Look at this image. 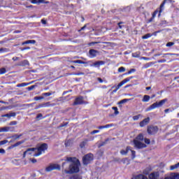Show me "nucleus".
<instances>
[{
	"label": "nucleus",
	"instance_id": "nucleus-46",
	"mask_svg": "<svg viewBox=\"0 0 179 179\" xmlns=\"http://www.w3.org/2000/svg\"><path fill=\"white\" fill-rule=\"evenodd\" d=\"M38 3H48V1L45 2V0H39Z\"/></svg>",
	"mask_w": 179,
	"mask_h": 179
},
{
	"label": "nucleus",
	"instance_id": "nucleus-30",
	"mask_svg": "<svg viewBox=\"0 0 179 179\" xmlns=\"http://www.w3.org/2000/svg\"><path fill=\"white\" fill-rule=\"evenodd\" d=\"M44 96H35L34 98V100H35L36 101H38V100H43Z\"/></svg>",
	"mask_w": 179,
	"mask_h": 179
},
{
	"label": "nucleus",
	"instance_id": "nucleus-35",
	"mask_svg": "<svg viewBox=\"0 0 179 179\" xmlns=\"http://www.w3.org/2000/svg\"><path fill=\"white\" fill-rule=\"evenodd\" d=\"M8 143V140H3L0 141V146H2V145H6Z\"/></svg>",
	"mask_w": 179,
	"mask_h": 179
},
{
	"label": "nucleus",
	"instance_id": "nucleus-27",
	"mask_svg": "<svg viewBox=\"0 0 179 179\" xmlns=\"http://www.w3.org/2000/svg\"><path fill=\"white\" fill-rule=\"evenodd\" d=\"M112 110H114L115 115H118L120 114V112L118 111V108L113 107Z\"/></svg>",
	"mask_w": 179,
	"mask_h": 179
},
{
	"label": "nucleus",
	"instance_id": "nucleus-63",
	"mask_svg": "<svg viewBox=\"0 0 179 179\" xmlns=\"http://www.w3.org/2000/svg\"><path fill=\"white\" fill-rule=\"evenodd\" d=\"M169 111H170V109H165L164 110V113H169Z\"/></svg>",
	"mask_w": 179,
	"mask_h": 179
},
{
	"label": "nucleus",
	"instance_id": "nucleus-51",
	"mask_svg": "<svg viewBox=\"0 0 179 179\" xmlns=\"http://www.w3.org/2000/svg\"><path fill=\"white\" fill-rule=\"evenodd\" d=\"M1 117H7V118H10V114H6V115H3Z\"/></svg>",
	"mask_w": 179,
	"mask_h": 179
},
{
	"label": "nucleus",
	"instance_id": "nucleus-4",
	"mask_svg": "<svg viewBox=\"0 0 179 179\" xmlns=\"http://www.w3.org/2000/svg\"><path fill=\"white\" fill-rule=\"evenodd\" d=\"M48 149V145L46 143L41 144L38 148H35L36 154L35 156H41L43 153H45V150Z\"/></svg>",
	"mask_w": 179,
	"mask_h": 179
},
{
	"label": "nucleus",
	"instance_id": "nucleus-55",
	"mask_svg": "<svg viewBox=\"0 0 179 179\" xmlns=\"http://www.w3.org/2000/svg\"><path fill=\"white\" fill-rule=\"evenodd\" d=\"M132 72H135V69H131L129 71V75L131 74Z\"/></svg>",
	"mask_w": 179,
	"mask_h": 179
},
{
	"label": "nucleus",
	"instance_id": "nucleus-64",
	"mask_svg": "<svg viewBox=\"0 0 179 179\" xmlns=\"http://www.w3.org/2000/svg\"><path fill=\"white\" fill-rule=\"evenodd\" d=\"M125 162H128V159H123V162L125 163Z\"/></svg>",
	"mask_w": 179,
	"mask_h": 179
},
{
	"label": "nucleus",
	"instance_id": "nucleus-6",
	"mask_svg": "<svg viewBox=\"0 0 179 179\" xmlns=\"http://www.w3.org/2000/svg\"><path fill=\"white\" fill-rule=\"evenodd\" d=\"M52 170H61V166L58 164H52L45 168V171L50 172Z\"/></svg>",
	"mask_w": 179,
	"mask_h": 179
},
{
	"label": "nucleus",
	"instance_id": "nucleus-45",
	"mask_svg": "<svg viewBox=\"0 0 179 179\" xmlns=\"http://www.w3.org/2000/svg\"><path fill=\"white\" fill-rule=\"evenodd\" d=\"M17 122L16 121H13L9 123V125H17Z\"/></svg>",
	"mask_w": 179,
	"mask_h": 179
},
{
	"label": "nucleus",
	"instance_id": "nucleus-28",
	"mask_svg": "<svg viewBox=\"0 0 179 179\" xmlns=\"http://www.w3.org/2000/svg\"><path fill=\"white\" fill-rule=\"evenodd\" d=\"M87 143V140H85L84 141H83L80 144V148H85V146H86V144Z\"/></svg>",
	"mask_w": 179,
	"mask_h": 179
},
{
	"label": "nucleus",
	"instance_id": "nucleus-2",
	"mask_svg": "<svg viewBox=\"0 0 179 179\" xmlns=\"http://www.w3.org/2000/svg\"><path fill=\"white\" fill-rule=\"evenodd\" d=\"M143 140V135L139 134L136 139L134 140V148H136L137 149H143V148H146V144L142 143Z\"/></svg>",
	"mask_w": 179,
	"mask_h": 179
},
{
	"label": "nucleus",
	"instance_id": "nucleus-38",
	"mask_svg": "<svg viewBox=\"0 0 179 179\" xmlns=\"http://www.w3.org/2000/svg\"><path fill=\"white\" fill-rule=\"evenodd\" d=\"M50 106H51V104H50V103L48 102L46 103H43V105H41V107H50Z\"/></svg>",
	"mask_w": 179,
	"mask_h": 179
},
{
	"label": "nucleus",
	"instance_id": "nucleus-11",
	"mask_svg": "<svg viewBox=\"0 0 179 179\" xmlns=\"http://www.w3.org/2000/svg\"><path fill=\"white\" fill-rule=\"evenodd\" d=\"M149 179H159V177H160V173L159 171H155L149 174L148 176Z\"/></svg>",
	"mask_w": 179,
	"mask_h": 179
},
{
	"label": "nucleus",
	"instance_id": "nucleus-58",
	"mask_svg": "<svg viewBox=\"0 0 179 179\" xmlns=\"http://www.w3.org/2000/svg\"><path fill=\"white\" fill-rule=\"evenodd\" d=\"M158 62L160 63H163V62H166V59H162V60H159Z\"/></svg>",
	"mask_w": 179,
	"mask_h": 179
},
{
	"label": "nucleus",
	"instance_id": "nucleus-61",
	"mask_svg": "<svg viewBox=\"0 0 179 179\" xmlns=\"http://www.w3.org/2000/svg\"><path fill=\"white\" fill-rule=\"evenodd\" d=\"M98 80L100 82V83H103V80L101 78H99Z\"/></svg>",
	"mask_w": 179,
	"mask_h": 179
},
{
	"label": "nucleus",
	"instance_id": "nucleus-54",
	"mask_svg": "<svg viewBox=\"0 0 179 179\" xmlns=\"http://www.w3.org/2000/svg\"><path fill=\"white\" fill-rule=\"evenodd\" d=\"M41 23L43 24H47V21H45V20H41Z\"/></svg>",
	"mask_w": 179,
	"mask_h": 179
},
{
	"label": "nucleus",
	"instance_id": "nucleus-26",
	"mask_svg": "<svg viewBox=\"0 0 179 179\" xmlns=\"http://www.w3.org/2000/svg\"><path fill=\"white\" fill-rule=\"evenodd\" d=\"M150 37H152V34H145V36H142V38H143V40H146V39H148V38H150Z\"/></svg>",
	"mask_w": 179,
	"mask_h": 179
},
{
	"label": "nucleus",
	"instance_id": "nucleus-24",
	"mask_svg": "<svg viewBox=\"0 0 179 179\" xmlns=\"http://www.w3.org/2000/svg\"><path fill=\"white\" fill-rule=\"evenodd\" d=\"M70 179H82V176L79 175H74L70 178Z\"/></svg>",
	"mask_w": 179,
	"mask_h": 179
},
{
	"label": "nucleus",
	"instance_id": "nucleus-7",
	"mask_svg": "<svg viewBox=\"0 0 179 179\" xmlns=\"http://www.w3.org/2000/svg\"><path fill=\"white\" fill-rule=\"evenodd\" d=\"M131 152V156H132V159H134L135 157H136V152L135 151H134V150H132L131 149V148H129V147H127L125 150H122L121 151H120V155H127V153H128V152Z\"/></svg>",
	"mask_w": 179,
	"mask_h": 179
},
{
	"label": "nucleus",
	"instance_id": "nucleus-20",
	"mask_svg": "<svg viewBox=\"0 0 179 179\" xmlns=\"http://www.w3.org/2000/svg\"><path fill=\"white\" fill-rule=\"evenodd\" d=\"M73 64H89V62H83L82 60H74L72 62Z\"/></svg>",
	"mask_w": 179,
	"mask_h": 179
},
{
	"label": "nucleus",
	"instance_id": "nucleus-25",
	"mask_svg": "<svg viewBox=\"0 0 179 179\" xmlns=\"http://www.w3.org/2000/svg\"><path fill=\"white\" fill-rule=\"evenodd\" d=\"M20 65L22 66H26V65H29V61L27 60H24L21 62Z\"/></svg>",
	"mask_w": 179,
	"mask_h": 179
},
{
	"label": "nucleus",
	"instance_id": "nucleus-43",
	"mask_svg": "<svg viewBox=\"0 0 179 179\" xmlns=\"http://www.w3.org/2000/svg\"><path fill=\"white\" fill-rule=\"evenodd\" d=\"M99 132H100L99 130H94L91 132V135H94V134H99Z\"/></svg>",
	"mask_w": 179,
	"mask_h": 179
},
{
	"label": "nucleus",
	"instance_id": "nucleus-10",
	"mask_svg": "<svg viewBox=\"0 0 179 179\" xmlns=\"http://www.w3.org/2000/svg\"><path fill=\"white\" fill-rule=\"evenodd\" d=\"M131 79H133V77L125 78L122 82H120L117 86V90H120V87H122V86H124V85L128 83V82H129Z\"/></svg>",
	"mask_w": 179,
	"mask_h": 179
},
{
	"label": "nucleus",
	"instance_id": "nucleus-14",
	"mask_svg": "<svg viewBox=\"0 0 179 179\" xmlns=\"http://www.w3.org/2000/svg\"><path fill=\"white\" fill-rule=\"evenodd\" d=\"M149 121H150V118H149V117L144 119L143 121H141L140 122V127L141 128H143V127H145V126L148 125V124H149Z\"/></svg>",
	"mask_w": 179,
	"mask_h": 179
},
{
	"label": "nucleus",
	"instance_id": "nucleus-18",
	"mask_svg": "<svg viewBox=\"0 0 179 179\" xmlns=\"http://www.w3.org/2000/svg\"><path fill=\"white\" fill-rule=\"evenodd\" d=\"M24 44H36V41L29 40L22 43V45H24Z\"/></svg>",
	"mask_w": 179,
	"mask_h": 179
},
{
	"label": "nucleus",
	"instance_id": "nucleus-21",
	"mask_svg": "<svg viewBox=\"0 0 179 179\" xmlns=\"http://www.w3.org/2000/svg\"><path fill=\"white\" fill-rule=\"evenodd\" d=\"M178 167H179V163L171 166H170V170L171 171H173V170H176V169H178Z\"/></svg>",
	"mask_w": 179,
	"mask_h": 179
},
{
	"label": "nucleus",
	"instance_id": "nucleus-16",
	"mask_svg": "<svg viewBox=\"0 0 179 179\" xmlns=\"http://www.w3.org/2000/svg\"><path fill=\"white\" fill-rule=\"evenodd\" d=\"M12 129V127H5L0 128V132H9Z\"/></svg>",
	"mask_w": 179,
	"mask_h": 179
},
{
	"label": "nucleus",
	"instance_id": "nucleus-9",
	"mask_svg": "<svg viewBox=\"0 0 179 179\" xmlns=\"http://www.w3.org/2000/svg\"><path fill=\"white\" fill-rule=\"evenodd\" d=\"M159 131V128L157 127H150L148 128V132L150 135H155V134H157V131Z\"/></svg>",
	"mask_w": 179,
	"mask_h": 179
},
{
	"label": "nucleus",
	"instance_id": "nucleus-13",
	"mask_svg": "<svg viewBox=\"0 0 179 179\" xmlns=\"http://www.w3.org/2000/svg\"><path fill=\"white\" fill-rule=\"evenodd\" d=\"M79 104H83V97L82 96L76 98L73 103V106H78Z\"/></svg>",
	"mask_w": 179,
	"mask_h": 179
},
{
	"label": "nucleus",
	"instance_id": "nucleus-17",
	"mask_svg": "<svg viewBox=\"0 0 179 179\" xmlns=\"http://www.w3.org/2000/svg\"><path fill=\"white\" fill-rule=\"evenodd\" d=\"M149 100H150V96L149 95H144L142 99V101L143 103H148V101H149Z\"/></svg>",
	"mask_w": 179,
	"mask_h": 179
},
{
	"label": "nucleus",
	"instance_id": "nucleus-60",
	"mask_svg": "<svg viewBox=\"0 0 179 179\" xmlns=\"http://www.w3.org/2000/svg\"><path fill=\"white\" fill-rule=\"evenodd\" d=\"M15 148V144L10 145V147H8V149L10 150V149H13Z\"/></svg>",
	"mask_w": 179,
	"mask_h": 179
},
{
	"label": "nucleus",
	"instance_id": "nucleus-50",
	"mask_svg": "<svg viewBox=\"0 0 179 179\" xmlns=\"http://www.w3.org/2000/svg\"><path fill=\"white\" fill-rule=\"evenodd\" d=\"M97 43H98V42H92V43H90L88 44V45H90V46H92V45H94V44H97Z\"/></svg>",
	"mask_w": 179,
	"mask_h": 179
},
{
	"label": "nucleus",
	"instance_id": "nucleus-40",
	"mask_svg": "<svg viewBox=\"0 0 179 179\" xmlns=\"http://www.w3.org/2000/svg\"><path fill=\"white\" fill-rule=\"evenodd\" d=\"M144 142H145V143H146V145L150 144V140L148 138H144Z\"/></svg>",
	"mask_w": 179,
	"mask_h": 179
},
{
	"label": "nucleus",
	"instance_id": "nucleus-59",
	"mask_svg": "<svg viewBox=\"0 0 179 179\" xmlns=\"http://www.w3.org/2000/svg\"><path fill=\"white\" fill-rule=\"evenodd\" d=\"M15 148V144L10 145V147H8V149L10 150V149H13Z\"/></svg>",
	"mask_w": 179,
	"mask_h": 179
},
{
	"label": "nucleus",
	"instance_id": "nucleus-42",
	"mask_svg": "<svg viewBox=\"0 0 179 179\" xmlns=\"http://www.w3.org/2000/svg\"><path fill=\"white\" fill-rule=\"evenodd\" d=\"M5 153H6L5 150H3V148H1L0 149V155H5Z\"/></svg>",
	"mask_w": 179,
	"mask_h": 179
},
{
	"label": "nucleus",
	"instance_id": "nucleus-34",
	"mask_svg": "<svg viewBox=\"0 0 179 179\" xmlns=\"http://www.w3.org/2000/svg\"><path fill=\"white\" fill-rule=\"evenodd\" d=\"M51 94H52L51 92H45L42 94V96H45V97H50V96H51Z\"/></svg>",
	"mask_w": 179,
	"mask_h": 179
},
{
	"label": "nucleus",
	"instance_id": "nucleus-47",
	"mask_svg": "<svg viewBox=\"0 0 179 179\" xmlns=\"http://www.w3.org/2000/svg\"><path fill=\"white\" fill-rule=\"evenodd\" d=\"M40 0H31V3H38Z\"/></svg>",
	"mask_w": 179,
	"mask_h": 179
},
{
	"label": "nucleus",
	"instance_id": "nucleus-15",
	"mask_svg": "<svg viewBox=\"0 0 179 179\" xmlns=\"http://www.w3.org/2000/svg\"><path fill=\"white\" fill-rule=\"evenodd\" d=\"M101 65H104V62L103 61H98L95 62L91 66H101Z\"/></svg>",
	"mask_w": 179,
	"mask_h": 179
},
{
	"label": "nucleus",
	"instance_id": "nucleus-12",
	"mask_svg": "<svg viewBox=\"0 0 179 179\" xmlns=\"http://www.w3.org/2000/svg\"><path fill=\"white\" fill-rule=\"evenodd\" d=\"M89 54H90V58H95V57H96L97 55L99 54V51L94 49H91L89 51Z\"/></svg>",
	"mask_w": 179,
	"mask_h": 179
},
{
	"label": "nucleus",
	"instance_id": "nucleus-29",
	"mask_svg": "<svg viewBox=\"0 0 179 179\" xmlns=\"http://www.w3.org/2000/svg\"><path fill=\"white\" fill-rule=\"evenodd\" d=\"M4 73H6V69L5 68L0 69V75H4Z\"/></svg>",
	"mask_w": 179,
	"mask_h": 179
},
{
	"label": "nucleus",
	"instance_id": "nucleus-56",
	"mask_svg": "<svg viewBox=\"0 0 179 179\" xmlns=\"http://www.w3.org/2000/svg\"><path fill=\"white\" fill-rule=\"evenodd\" d=\"M10 117H15L16 116V113H12L10 114Z\"/></svg>",
	"mask_w": 179,
	"mask_h": 179
},
{
	"label": "nucleus",
	"instance_id": "nucleus-33",
	"mask_svg": "<svg viewBox=\"0 0 179 179\" xmlns=\"http://www.w3.org/2000/svg\"><path fill=\"white\" fill-rule=\"evenodd\" d=\"M117 71L120 73H122V72H125V69H124V67L122 66V67L119 68Z\"/></svg>",
	"mask_w": 179,
	"mask_h": 179
},
{
	"label": "nucleus",
	"instance_id": "nucleus-8",
	"mask_svg": "<svg viewBox=\"0 0 179 179\" xmlns=\"http://www.w3.org/2000/svg\"><path fill=\"white\" fill-rule=\"evenodd\" d=\"M93 160V155L92 154H88L83 157V164L87 165L89 163H90Z\"/></svg>",
	"mask_w": 179,
	"mask_h": 179
},
{
	"label": "nucleus",
	"instance_id": "nucleus-37",
	"mask_svg": "<svg viewBox=\"0 0 179 179\" xmlns=\"http://www.w3.org/2000/svg\"><path fill=\"white\" fill-rule=\"evenodd\" d=\"M174 45V42H169L166 43V47H173Z\"/></svg>",
	"mask_w": 179,
	"mask_h": 179
},
{
	"label": "nucleus",
	"instance_id": "nucleus-31",
	"mask_svg": "<svg viewBox=\"0 0 179 179\" xmlns=\"http://www.w3.org/2000/svg\"><path fill=\"white\" fill-rule=\"evenodd\" d=\"M132 57H134V58H139V57H141V54L138 52H135L132 54Z\"/></svg>",
	"mask_w": 179,
	"mask_h": 179
},
{
	"label": "nucleus",
	"instance_id": "nucleus-23",
	"mask_svg": "<svg viewBox=\"0 0 179 179\" xmlns=\"http://www.w3.org/2000/svg\"><path fill=\"white\" fill-rule=\"evenodd\" d=\"M164 3H166V1H164L161 6H160V8H159V16H160V13H162V12H163V8H164Z\"/></svg>",
	"mask_w": 179,
	"mask_h": 179
},
{
	"label": "nucleus",
	"instance_id": "nucleus-5",
	"mask_svg": "<svg viewBox=\"0 0 179 179\" xmlns=\"http://www.w3.org/2000/svg\"><path fill=\"white\" fill-rule=\"evenodd\" d=\"M36 155H37L36 148H29L24 152L23 157H26V156H34V157H38V156H36Z\"/></svg>",
	"mask_w": 179,
	"mask_h": 179
},
{
	"label": "nucleus",
	"instance_id": "nucleus-41",
	"mask_svg": "<svg viewBox=\"0 0 179 179\" xmlns=\"http://www.w3.org/2000/svg\"><path fill=\"white\" fill-rule=\"evenodd\" d=\"M167 55H177L178 56V55H176V54H171V53H166L163 55V58H164V57L167 56Z\"/></svg>",
	"mask_w": 179,
	"mask_h": 179
},
{
	"label": "nucleus",
	"instance_id": "nucleus-1",
	"mask_svg": "<svg viewBox=\"0 0 179 179\" xmlns=\"http://www.w3.org/2000/svg\"><path fill=\"white\" fill-rule=\"evenodd\" d=\"M65 162L70 163L69 170L65 169L63 173L65 174H73V173H79V167L80 162L76 157H67Z\"/></svg>",
	"mask_w": 179,
	"mask_h": 179
},
{
	"label": "nucleus",
	"instance_id": "nucleus-3",
	"mask_svg": "<svg viewBox=\"0 0 179 179\" xmlns=\"http://www.w3.org/2000/svg\"><path fill=\"white\" fill-rule=\"evenodd\" d=\"M167 101V99H162L159 102H155L150 106L148 108L145 109V111H152V110H155V108H159L162 107L164 104H166Z\"/></svg>",
	"mask_w": 179,
	"mask_h": 179
},
{
	"label": "nucleus",
	"instance_id": "nucleus-36",
	"mask_svg": "<svg viewBox=\"0 0 179 179\" xmlns=\"http://www.w3.org/2000/svg\"><path fill=\"white\" fill-rule=\"evenodd\" d=\"M127 101H129V99H122V101H120V103L124 104V103H127Z\"/></svg>",
	"mask_w": 179,
	"mask_h": 179
},
{
	"label": "nucleus",
	"instance_id": "nucleus-39",
	"mask_svg": "<svg viewBox=\"0 0 179 179\" xmlns=\"http://www.w3.org/2000/svg\"><path fill=\"white\" fill-rule=\"evenodd\" d=\"M23 143V141H18L17 143L14 144L15 148H17V146H20V145H22Z\"/></svg>",
	"mask_w": 179,
	"mask_h": 179
},
{
	"label": "nucleus",
	"instance_id": "nucleus-57",
	"mask_svg": "<svg viewBox=\"0 0 179 179\" xmlns=\"http://www.w3.org/2000/svg\"><path fill=\"white\" fill-rule=\"evenodd\" d=\"M31 163H37V159H33L31 160Z\"/></svg>",
	"mask_w": 179,
	"mask_h": 179
},
{
	"label": "nucleus",
	"instance_id": "nucleus-22",
	"mask_svg": "<svg viewBox=\"0 0 179 179\" xmlns=\"http://www.w3.org/2000/svg\"><path fill=\"white\" fill-rule=\"evenodd\" d=\"M139 118H142V115H137L133 117L134 121H138Z\"/></svg>",
	"mask_w": 179,
	"mask_h": 179
},
{
	"label": "nucleus",
	"instance_id": "nucleus-52",
	"mask_svg": "<svg viewBox=\"0 0 179 179\" xmlns=\"http://www.w3.org/2000/svg\"><path fill=\"white\" fill-rule=\"evenodd\" d=\"M34 87H36V86L32 85V86L28 87V89H29V90H33V89H34Z\"/></svg>",
	"mask_w": 179,
	"mask_h": 179
},
{
	"label": "nucleus",
	"instance_id": "nucleus-44",
	"mask_svg": "<svg viewBox=\"0 0 179 179\" xmlns=\"http://www.w3.org/2000/svg\"><path fill=\"white\" fill-rule=\"evenodd\" d=\"M12 138L16 140V139H19V138H20V136L16 134L13 136Z\"/></svg>",
	"mask_w": 179,
	"mask_h": 179
},
{
	"label": "nucleus",
	"instance_id": "nucleus-49",
	"mask_svg": "<svg viewBox=\"0 0 179 179\" xmlns=\"http://www.w3.org/2000/svg\"><path fill=\"white\" fill-rule=\"evenodd\" d=\"M5 51H6V49H5L3 48H0V54L2 52H5Z\"/></svg>",
	"mask_w": 179,
	"mask_h": 179
},
{
	"label": "nucleus",
	"instance_id": "nucleus-53",
	"mask_svg": "<svg viewBox=\"0 0 179 179\" xmlns=\"http://www.w3.org/2000/svg\"><path fill=\"white\" fill-rule=\"evenodd\" d=\"M41 117H43V115L40 113L36 116V118L38 120L39 118H41Z\"/></svg>",
	"mask_w": 179,
	"mask_h": 179
},
{
	"label": "nucleus",
	"instance_id": "nucleus-48",
	"mask_svg": "<svg viewBox=\"0 0 179 179\" xmlns=\"http://www.w3.org/2000/svg\"><path fill=\"white\" fill-rule=\"evenodd\" d=\"M141 59H144L145 61H150V58L145 57H141Z\"/></svg>",
	"mask_w": 179,
	"mask_h": 179
},
{
	"label": "nucleus",
	"instance_id": "nucleus-62",
	"mask_svg": "<svg viewBox=\"0 0 179 179\" xmlns=\"http://www.w3.org/2000/svg\"><path fill=\"white\" fill-rule=\"evenodd\" d=\"M13 61H17V59H19V58L18 57H13Z\"/></svg>",
	"mask_w": 179,
	"mask_h": 179
},
{
	"label": "nucleus",
	"instance_id": "nucleus-32",
	"mask_svg": "<svg viewBox=\"0 0 179 179\" xmlns=\"http://www.w3.org/2000/svg\"><path fill=\"white\" fill-rule=\"evenodd\" d=\"M26 86H29V84L24 83H21V84L18 85L17 87H24Z\"/></svg>",
	"mask_w": 179,
	"mask_h": 179
},
{
	"label": "nucleus",
	"instance_id": "nucleus-19",
	"mask_svg": "<svg viewBox=\"0 0 179 179\" xmlns=\"http://www.w3.org/2000/svg\"><path fill=\"white\" fill-rule=\"evenodd\" d=\"M113 124H106L105 126H101L98 127V129H107V128H111V127H113Z\"/></svg>",
	"mask_w": 179,
	"mask_h": 179
}]
</instances>
